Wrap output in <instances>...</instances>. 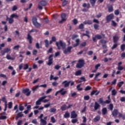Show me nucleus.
Wrapping results in <instances>:
<instances>
[{"label": "nucleus", "mask_w": 125, "mask_h": 125, "mask_svg": "<svg viewBox=\"0 0 125 125\" xmlns=\"http://www.w3.org/2000/svg\"><path fill=\"white\" fill-rule=\"evenodd\" d=\"M78 122V119H73L71 120V123L72 124H76Z\"/></svg>", "instance_id": "64"}, {"label": "nucleus", "mask_w": 125, "mask_h": 125, "mask_svg": "<svg viewBox=\"0 0 125 125\" xmlns=\"http://www.w3.org/2000/svg\"><path fill=\"white\" fill-rule=\"evenodd\" d=\"M72 22L74 25H77L78 24V20L77 19H74Z\"/></svg>", "instance_id": "52"}, {"label": "nucleus", "mask_w": 125, "mask_h": 125, "mask_svg": "<svg viewBox=\"0 0 125 125\" xmlns=\"http://www.w3.org/2000/svg\"><path fill=\"white\" fill-rule=\"evenodd\" d=\"M50 113H55L56 112L57 109L56 108H55L54 107L51 108L49 109Z\"/></svg>", "instance_id": "37"}, {"label": "nucleus", "mask_w": 125, "mask_h": 125, "mask_svg": "<svg viewBox=\"0 0 125 125\" xmlns=\"http://www.w3.org/2000/svg\"><path fill=\"white\" fill-rule=\"evenodd\" d=\"M111 22H112L111 23L112 26H113V27H116L117 26V22H116L115 21H112Z\"/></svg>", "instance_id": "56"}, {"label": "nucleus", "mask_w": 125, "mask_h": 125, "mask_svg": "<svg viewBox=\"0 0 125 125\" xmlns=\"http://www.w3.org/2000/svg\"><path fill=\"white\" fill-rule=\"evenodd\" d=\"M80 80H81L82 81H80L79 83H83V82H85V81H86L84 77H81L80 78Z\"/></svg>", "instance_id": "58"}, {"label": "nucleus", "mask_w": 125, "mask_h": 125, "mask_svg": "<svg viewBox=\"0 0 125 125\" xmlns=\"http://www.w3.org/2000/svg\"><path fill=\"white\" fill-rule=\"evenodd\" d=\"M71 119H76V118L78 117V114L76 113V111H73L71 113Z\"/></svg>", "instance_id": "20"}, {"label": "nucleus", "mask_w": 125, "mask_h": 125, "mask_svg": "<svg viewBox=\"0 0 125 125\" xmlns=\"http://www.w3.org/2000/svg\"><path fill=\"white\" fill-rule=\"evenodd\" d=\"M66 16H67V15H66V14H65V13L62 14L61 15V17L62 18V20L59 21V23H60V24H62V23H63V22H64V21H66V20H67V19H66Z\"/></svg>", "instance_id": "10"}, {"label": "nucleus", "mask_w": 125, "mask_h": 125, "mask_svg": "<svg viewBox=\"0 0 125 125\" xmlns=\"http://www.w3.org/2000/svg\"><path fill=\"white\" fill-rule=\"evenodd\" d=\"M100 119H101V117L100 115H97L94 118L93 121L94 123H97V122H99V121H100Z\"/></svg>", "instance_id": "21"}, {"label": "nucleus", "mask_w": 125, "mask_h": 125, "mask_svg": "<svg viewBox=\"0 0 125 125\" xmlns=\"http://www.w3.org/2000/svg\"><path fill=\"white\" fill-rule=\"evenodd\" d=\"M26 39L28 41V42L30 44L33 43V37L31 36L30 33L27 34Z\"/></svg>", "instance_id": "14"}, {"label": "nucleus", "mask_w": 125, "mask_h": 125, "mask_svg": "<svg viewBox=\"0 0 125 125\" xmlns=\"http://www.w3.org/2000/svg\"><path fill=\"white\" fill-rule=\"evenodd\" d=\"M72 107H73V104H69L68 106H67V105L64 104L61 106V110L62 111H66V110H68V109H70V108H72Z\"/></svg>", "instance_id": "7"}, {"label": "nucleus", "mask_w": 125, "mask_h": 125, "mask_svg": "<svg viewBox=\"0 0 125 125\" xmlns=\"http://www.w3.org/2000/svg\"><path fill=\"white\" fill-rule=\"evenodd\" d=\"M53 51V49L52 47H51L49 49V50L47 51V53H52V51Z\"/></svg>", "instance_id": "63"}, {"label": "nucleus", "mask_w": 125, "mask_h": 125, "mask_svg": "<svg viewBox=\"0 0 125 125\" xmlns=\"http://www.w3.org/2000/svg\"><path fill=\"white\" fill-rule=\"evenodd\" d=\"M40 122H41L40 125H46L47 122L45 120L41 119L40 120Z\"/></svg>", "instance_id": "30"}, {"label": "nucleus", "mask_w": 125, "mask_h": 125, "mask_svg": "<svg viewBox=\"0 0 125 125\" xmlns=\"http://www.w3.org/2000/svg\"><path fill=\"white\" fill-rule=\"evenodd\" d=\"M64 89H64V88H62L59 90V91H61L60 92V93L61 95H65V94L67 93V91L66 90L64 91Z\"/></svg>", "instance_id": "22"}, {"label": "nucleus", "mask_w": 125, "mask_h": 125, "mask_svg": "<svg viewBox=\"0 0 125 125\" xmlns=\"http://www.w3.org/2000/svg\"><path fill=\"white\" fill-rule=\"evenodd\" d=\"M119 39L120 38H119V36H114L113 37V42L114 43H117V42H119Z\"/></svg>", "instance_id": "23"}, {"label": "nucleus", "mask_w": 125, "mask_h": 125, "mask_svg": "<svg viewBox=\"0 0 125 125\" xmlns=\"http://www.w3.org/2000/svg\"><path fill=\"white\" fill-rule=\"evenodd\" d=\"M11 51V49L9 48H5L3 50H1L0 53L2 56L5 55V53H8V52Z\"/></svg>", "instance_id": "11"}, {"label": "nucleus", "mask_w": 125, "mask_h": 125, "mask_svg": "<svg viewBox=\"0 0 125 125\" xmlns=\"http://www.w3.org/2000/svg\"><path fill=\"white\" fill-rule=\"evenodd\" d=\"M23 69L24 70H27V69H29V65L28 64V63H21L19 66V70H22V68H23Z\"/></svg>", "instance_id": "8"}, {"label": "nucleus", "mask_w": 125, "mask_h": 125, "mask_svg": "<svg viewBox=\"0 0 125 125\" xmlns=\"http://www.w3.org/2000/svg\"><path fill=\"white\" fill-rule=\"evenodd\" d=\"M53 54H51L48 57L47 65L50 66L53 63Z\"/></svg>", "instance_id": "9"}, {"label": "nucleus", "mask_w": 125, "mask_h": 125, "mask_svg": "<svg viewBox=\"0 0 125 125\" xmlns=\"http://www.w3.org/2000/svg\"><path fill=\"white\" fill-rule=\"evenodd\" d=\"M90 89H91V87H90V86H87L85 89H84V91H87V90H90Z\"/></svg>", "instance_id": "59"}, {"label": "nucleus", "mask_w": 125, "mask_h": 125, "mask_svg": "<svg viewBox=\"0 0 125 125\" xmlns=\"http://www.w3.org/2000/svg\"><path fill=\"white\" fill-rule=\"evenodd\" d=\"M81 87V84H79L77 86V89L78 91H82L83 90V88H80Z\"/></svg>", "instance_id": "50"}, {"label": "nucleus", "mask_w": 125, "mask_h": 125, "mask_svg": "<svg viewBox=\"0 0 125 125\" xmlns=\"http://www.w3.org/2000/svg\"><path fill=\"white\" fill-rule=\"evenodd\" d=\"M100 107V104L98 103H97V102H95L94 106V110L96 111L97 110H98V109H99Z\"/></svg>", "instance_id": "18"}, {"label": "nucleus", "mask_w": 125, "mask_h": 125, "mask_svg": "<svg viewBox=\"0 0 125 125\" xmlns=\"http://www.w3.org/2000/svg\"><path fill=\"white\" fill-rule=\"evenodd\" d=\"M42 99L40 98L39 99V100L36 102V105H41L42 104Z\"/></svg>", "instance_id": "31"}, {"label": "nucleus", "mask_w": 125, "mask_h": 125, "mask_svg": "<svg viewBox=\"0 0 125 125\" xmlns=\"http://www.w3.org/2000/svg\"><path fill=\"white\" fill-rule=\"evenodd\" d=\"M56 45L58 47V49H61V47H62V49H64L63 50L64 54L70 53L72 49L73 48V46H68L66 49V43L62 42L61 40H60L59 42H56ZM60 46H61V47Z\"/></svg>", "instance_id": "1"}, {"label": "nucleus", "mask_w": 125, "mask_h": 125, "mask_svg": "<svg viewBox=\"0 0 125 125\" xmlns=\"http://www.w3.org/2000/svg\"><path fill=\"white\" fill-rule=\"evenodd\" d=\"M107 108L106 107H104L102 109V115L104 116V115H106L107 114Z\"/></svg>", "instance_id": "28"}, {"label": "nucleus", "mask_w": 125, "mask_h": 125, "mask_svg": "<svg viewBox=\"0 0 125 125\" xmlns=\"http://www.w3.org/2000/svg\"><path fill=\"white\" fill-rule=\"evenodd\" d=\"M70 83H71V81H68L67 80H65L62 82V84L63 85L65 88H66V87H69Z\"/></svg>", "instance_id": "12"}, {"label": "nucleus", "mask_w": 125, "mask_h": 125, "mask_svg": "<svg viewBox=\"0 0 125 125\" xmlns=\"http://www.w3.org/2000/svg\"><path fill=\"white\" fill-rule=\"evenodd\" d=\"M114 10V9H113V6L110 5L109 7H108V12H113Z\"/></svg>", "instance_id": "34"}, {"label": "nucleus", "mask_w": 125, "mask_h": 125, "mask_svg": "<svg viewBox=\"0 0 125 125\" xmlns=\"http://www.w3.org/2000/svg\"><path fill=\"white\" fill-rule=\"evenodd\" d=\"M114 14L115 15H119V14H120V10L119 9L115 10L114 11Z\"/></svg>", "instance_id": "57"}, {"label": "nucleus", "mask_w": 125, "mask_h": 125, "mask_svg": "<svg viewBox=\"0 0 125 125\" xmlns=\"http://www.w3.org/2000/svg\"><path fill=\"white\" fill-rule=\"evenodd\" d=\"M24 115L22 114V112H19L17 114V116H16V120H18L19 118H22Z\"/></svg>", "instance_id": "26"}, {"label": "nucleus", "mask_w": 125, "mask_h": 125, "mask_svg": "<svg viewBox=\"0 0 125 125\" xmlns=\"http://www.w3.org/2000/svg\"><path fill=\"white\" fill-rule=\"evenodd\" d=\"M117 94V91L115 89H113L111 91V95H116Z\"/></svg>", "instance_id": "49"}, {"label": "nucleus", "mask_w": 125, "mask_h": 125, "mask_svg": "<svg viewBox=\"0 0 125 125\" xmlns=\"http://www.w3.org/2000/svg\"><path fill=\"white\" fill-rule=\"evenodd\" d=\"M108 109L110 110V111H113V109H114V104H110L108 106Z\"/></svg>", "instance_id": "29"}, {"label": "nucleus", "mask_w": 125, "mask_h": 125, "mask_svg": "<svg viewBox=\"0 0 125 125\" xmlns=\"http://www.w3.org/2000/svg\"><path fill=\"white\" fill-rule=\"evenodd\" d=\"M53 86H57L58 84H59V83H57V82H54L52 83Z\"/></svg>", "instance_id": "62"}, {"label": "nucleus", "mask_w": 125, "mask_h": 125, "mask_svg": "<svg viewBox=\"0 0 125 125\" xmlns=\"http://www.w3.org/2000/svg\"><path fill=\"white\" fill-rule=\"evenodd\" d=\"M118 47V44H117V43H115V44H113V45L112 46V47H111V49H115V48H116V47Z\"/></svg>", "instance_id": "61"}, {"label": "nucleus", "mask_w": 125, "mask_h": 125, "mask_svg": "<svg viewBox=\"0 0 125 125\" xmlns=\"http://www.w3.org/2000/svg\"><path fill=\"white\" fill-rule=\"evenodd\" d=\"M1 100V101H2V102H4V103H5V105H7V101H6V98H5V97H2Z\"/></svg>", "instance_id": "38"}, {"label": "nucleus", "mask_w": 125, "mask_h": 125, "mask_svg": "<svg viewBox=\"0 0 125 125\" xmlns=\"http://www.w3.org/2000/svg\"><path fill=\"white\" fill-rule=\"evenodd\" d=\"M83 7H87V8H90V4L89 3L86 4V3H84L83 4Z\"/></svg>", "instance_id": "32"}, {"label": "nucleus", "mask_w": 125, "mask_h": 125, "mask_svg": "<svg viewBox=\"0 0 125 125\" xmlns=\"http://www.w3.org/2000/svg\"><path fill=\"white\" fill-rule=\"evenodd\" d=\"M22 93H23V94H26V96H29L31 94V91H30L29 88H26L22 90Z\"/></svg>", "instance_id": "13"}, {"label": "nucleus", "mask_w": 125, "mask_h": 125, "mask_svg": "<svg viewBox=\"0 0 125 125\" xmlns=\"http://www.w3.org/2000/svg\"><path fill=\"white\" fill-rule=\"evenodd\" d=\"M96 0H90V3H91L92 6H94L95 4V2H96Z\"/></svg>", "instance_id": "39"}, {"label": "nucleus", "mask_w": 125, "mask_h": 125, "mask_svg": "<svg viewBox=\"0 0 125 125\" xmlns=\"http://www.w3.org/2000/svg\"><path fill=\"white\" fill-rule=\"evenodd\" d=\"M119 114V110L117 109H114L112 112V115L113 117H116Z\"/></svg>", "instance_id": "19"}, {"label": "nucleus", "mask_w": 125, "mask_h": 125, "mask_svg": "<svg viewBox=\"0 0 125 125\" xmlns=\"http://www.w3.org/2000/svg\"><path fill=\"white\" fill-rule=\"evenodd\" d=\"M46 1L44 0H42L40 2V4L38 5V9L40 10H42V6H45L47 4Z\"/></svg>", "instance_id": "6"}, {"label": "nucleus", "mask_w": 125, "mask_h": 125, "mask_svg": "<svg viewBox=\"0 0 125 125\" xmlns=\"http://www.w3.org/2000/svg\"><path fill=\"white\" fill-rule=\"evenodd\" d=\"M19 109L20 111H23L24 110V106L22 104H20Z\"/></svg>", "instance_id": "51"}, {"label": "nucleus", "mask_w": 125, "mask_h": 125, "mask_svg": "<svg viewBox=\"0 0 125 125\" xmlns=\"http://www.w3.org/2000/svg\"><path fill=\"white\" fill-rule=\"evenodd\" d=\"M63 118L65 119H68L70 118V113H69L68 111H66L63 115Z\"/></svg>", "instance_id": "27"}, {"label": "nucleus", "mask_w": 125, "mask_h": 125, "mask_svg": "<svg viewBox=\"0 0 125 125\" xmlns=\"http://www.w3.org/2000/svg\"><path fill=\"white\" fill-rule=\"evenodd\" d=\"M35 46L37 48V49H40V48H42V46H40V43H39V42L36 43Z\"/></svg>", "instance_id": "55"}, {"label": "nucleus", "mask_w": 125, "mask_h": 125, "mask_svg": "<svg viewBox=\"0 0 125 125\" xmlns=\"http://www.w3.org/2000/svg\"><path fill=\"white\" fill-rule=\"evenodd\" d=\"M19 16L16 14H13L10 16V18H9L8 16H6V20L8 21L9 24H12L14 22V18H18Z\"/></svg>", "instance_id": "3"}, {"label": "nucleus", "mask_w": 125, "mask_h": 125, "mask_svg": "<svg viewBox=\"0 0 125 125\" xmlns=\"http://www.w3.org/2000/svg\"><path fill=\"white\" fill-rule=\"evenodd\" d=\"M86 46V42H83L82 43L80 44V47L82 48V47H84V46Z\"/></svg>", "instance_id": "35"}, {"label": "nucleus", "mask_w": 125, "mask_h": 125, "mask_svg": "<svg viewBox=\"0 0 125 125\" xmlns=\"http://www.w3.org/2000/svg\"><path fill=\"white\" fill-rule=\"evenodd\" d=\"M79 28L80 30H83L84 28V25L83 23H81L79 25Z\"/></svg>", "instance_id": "45"}, {"label": "nucleus", "mask_w": 125, "mask_h": 125, "mask_svg": "<svg viewBox=\"0 0 125 125\" xmlns=\"http://www.w3.org/2000/svg\"><path fill=\"white\" fill-rule=\"evenodd\" d=\"M67 3H68V1L67 0L63 1L62 3V6H66V5H67Z\"/></svg>", "instance_id": "60"}, {"label": "nucleus", "mask_w": 125, "mask_h": 125, "mask_svg": "<svg viewBox=\"0 0 125 125\" xmlns=\"http://www.w3.org/2000/svg\"><path fill=\"white\" fill-rule=\"evenodd\" d=\"M32 21L34 26L36 27V28H40L41 23L38 22V18L35 16L32 17Z\"/></svg>", "instance_id": "4"}, {"label": "nucleus", "mask_w": 125, "mask_h": 125, "mask_svg": "<svg viewBox=\"0 0 125 125\" xmlns=\"http://www.w3.org/2000/svg\"><path fill=\"white\" fill-rule=\"evenodd\" d=\"M77 38H79V35L78 34H73L72 36V40H75Z\"/></svg>", "instance_id": "46"}, {"label": "nucleus", "mask_w": 125, "mask_h": 125, "mask_svg": "<svg viewBox=\"0 0 125 125\" xmlns=\"http://www.w3.org/2000/svg\"><path fill=\"white\" fill-rule=\"evenodd\" d=\"M8 105V108L11 109V108H12V105H13L12 102H9Z\"/></svg>", "instance_id": "53"}, {"label": "nucleus", "mask_w": 125, "mask_h": 125, "mask_svg": "<svg viewBox=\"0 0 125 125\" xmlns=\"http://www.w3.org/2000/svg\"><path fill=\"white\" fill-rule=\"evenodd\" d=\"M112 19H114V14L113 13L107 15L106 17V20L107 22H110Z\"/></svg>", "instance_id": "15"}, {"label": "nucleus", "mask_w": 125, "mask_h": 125, "mask_svg": "<svg viewBox=\"0 0 125 125\" xmlns=\"http://www.w3.org/2000/svg\"><path fill=\"white\" fill-rule=\"evenodd\" d=\"M20 47V45H16L14 47L13 49H14V50H19Z\"/></svg>", "instance_id": "54"}, {"label": "nucleus", "mask_w": 125, "mask_h": 125, "mask_svg": "<svg viewBox=\"0 0 125 125\" xmlns=\"http://www.w3.org/2000/svg\"><path fill=\"white\" fill-rule=\"evenodd\" d=\"M95 38L98 40H101V39H105V34H102V36L99 34H96L95 36Z\"/></svg>", "instance_id": "17"}, {"label": "nucleus", "mask_w": 125, "mask_h": 125, "mask_svg": "<svg viewBox=\"0 0 125 125\" xmlns=\"http://www.w3.org/2000/svg\"><path fill=\"white\" fill-rule=\"evenodd\" d=\"M94 29L95 30H98V28H99V25L97 23H95L94 24Z\"/></svg>", "instance_id": "41"}, {"label": "nucleus", "mask_w": 125, "mask_h": 125, "mask_svg": "<svg viewBox=\"0 0 125 125\" xmlns=\"http://www.w3.org/2000/svg\"><path fill=\"white\" fill-rule=\"evenodd\" d=\"M125 44H123L121 45V49L122 51H125Z\"/></svg>", "instance_id": "48"}, {"label": "nucleus", "mask_w": 125, "mask_h": 125, "mask_svg": "<svg viewBox=\"0 0 125 125\" xmlns=\"http://www.w3.org/2000/svg\"><path fill=\"white\" fill-rule=\"evenodd\" d=\"M80 40L79 39H77L75 40L76 43L73 44V47H77L78 45L80 44Z\"/></svg>", "instance_id": "24"}, {"label": "nucleus", "mask_w": 125, "mask_h": 125, "mask_svg": "<svg viewBox=\"0 0 125 125\" xmlns=\"http://www.w3.org/2000/svg\"><path fill=\"white\" fill-rule=\"evenodd\" d=\"M84 64H85L84 62V60L80 59L76 64V68L78 69H81L84 66Z\"/></svg>", "instance_id": "5"}, {"label": "nucleus", "mask_w": 125, "mask_h": 125, "mask_svg": "<svg viewBox=\"0 0 125 125\" xmlns=\"http://www.w3.org/2000/svg\"><path fill=\"white\" fill-rule=\"evenodd\" d=\"M51 123H53V124L56 123V120H55V118H54V117L52 116L51 117Z\"/></svg>", "instance_id": "43"}, {"label": "nucleus", "mask_w": 125, "mask_h": 125, "mask_svg": "<svg viewBox=\"0 0 125 125\" xmlns=\"http://www.w3.org/2000/svg\"><path fill=\"white\" fill-rule=\"evenodd\" d=\"M75 76H81L82 75V70H79L77 71L75 73Z\"/></svg>", "instance_id": "33"}, {"label": "nucleus", "mask_w": 125, "mask_h": 125, "mask_svg": "<svg viewBox=\"0 0 125 125\" xmlns=\"http://www.w3.org/2000/svg\"><path fill=\"white\" fill-rule=\"evenodd\" d=\"M6 58L8 60H13V58L10 55H7Z\"/></svg>", "instance_id": "47"}, {"label": "nucleus", "mask_w": 125, "mask_h": 125, "mask_svg": "<svg viewBox=\"0 0 125 125\" xmlns=\"http://www.w3.org/2000/svg\"><path fill=\"white\" fill-rule=\"evenodd\" d=\"M84 100H85L86 101H87L88 100H89V99L90 97L88 95H86L84 96Z\"/></svg>", "instance_id": "44"}, {"label": "nucleus", "mask_w": 125, "mask_h": 125, "mask_svg": "<svg viewBox=\"0 0 125 125\" xmlns=\"http://www.w3.org/2000/svg\"><path fill=\"white\" fill-rule=\"evenodd\" d=\"M124 83H125V82H124V81L120 82L118 83L117 86H118L119 87H122Z\"/></svg>", "instance_id": "36"}, {"label": "nucleus", "mask_w": 125, "mask_h": 125, "mask_svg": "<svg viewBox=\"0 0 125 125\" xmlns=\"http://www.w3.org/2000/svg\"><path fill=\"white\" fill-rule=\"evenodd\" d=\"M16 110V112H15L16 114L18 113V112L19 111V110H18V104H16L14 107V110Z\"/></svg>", "instance_id": "40"}, {"label": "nucleus", "mask_w": 125, "mask_h": 125, "mask_svg": "<svg viewBox=\"0 0 125 125\" xmlns=\"http://www.w3.org/2000/svg\"><path fill=\"white\" fill-rule=\"evenodd\" d=\"M100 42L102 44H106L107 43V41L102 39L100 40Z\"/></svg>", "instance_id": "42"}, {"label": "nucleus", "mask_w": 125, "mask_h": 125, "mask_svg": "<svg viewBox=\"0 0 125 125\" xmlns=\"http://www.w3.org/2000/svg\"><path fill=\"white\" fill-rule=\"evenodd\" d=\"M83 24L84 25H92V21L91 20H88V21H83Z\"/></svg>", "instance_id": "25"}, {"label": "nucleus", "mask_w": 125, "mask_h": 125, "mask_svg": "<svg viewBox=\"0 0 125 125\" xmlns=\"http://www.w3.org/2000/svg\"><path fill=\"white\" fill-rule=\"evenodd\" d=\"M107 99L105 101H104L103 98H100L98 102L101 104L102 106H105V104H110L111 103V98L110 95L107 96Z\"/></svg>", "instance_id": "2"}, {"label": "nucleus", "mask_w": 125, "mask_h": 125, "mask_svg": "<svg viewBox=\"0 0 125 125\" xmlns=\"http://www.w3.org/2000/svg\"><path fill=\"white\" fill-rule=\"evenodd\" d=\"M53 42L52 40H50L49 42H48V40H45L44 42H45V47H48L49 46V44H51Z\"/></svg>", "instance_id": "16"}]
</instances>
